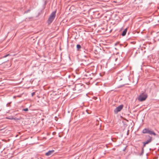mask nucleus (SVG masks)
<instances>
[{
	"mask_svg": "<svg viewBox=\"0 0 159 159\" xmlns=\"http://www.w3.org/2000/svg\"><path fill=\"white\" fill-rule=\"evenodd\" d=\"M80 85V84H79V85H78L76 86V87H75V88H76H76H77V86H78V85Z\"/></svg>",
	"mask_w": 159,
	"mask_h": 159,
	"instance_id": "16",
	"label": "nucleus"
},
{
	"mask_svg": "<svg viewBox=\"0 0 159 159\" xmlns=\"http://www.w3.org/2000/svg\"><path fill=\"white\" fill-rule=\"evenodd\" d=\"M149 130V129H145L143 130V133L144 134H146L148 133V131Z\"/></svg>",
	"mask_w": 159,
	"mask_h": 159,
	"instance_id": "8",
	"label": "nucleus"
},
{
	"mask_svg": "<svg viewBox=\"0 0 159 159\" xmlns=\"http://www.w3.org/2000/svg\"><path fill=\"white\" fill-rule=\"evenodd\" d=\"M56 16V12L54 11L52 13L48 19V24H51L54 20Z\"/></svg>",
	"mask_w": 159,
	"mask_h": 159,
	"instance_id": "1",
	"label": "nucleus"
},
{
	"mask_svg": "<svg viewBox=\"0 0 159 159\" xmlns=\"http://www.w3.org/2000/svg\"><path fill=\"white\" fill-rule=\"evenodd\" d=\"M147 98V94H146L143 93L139 96L138 98V100L140 102H142L145 100Z\"/></svg>",
	"mask_w": 159,
	"mask_h": 159,
	"instance_id": "2",
	"label": "nucleus"
},
{
	"mask_svg": "<svg viewBox=\"0 0 159 159\" xmlns=\"http://www.w3.org/2000/svg\"><path fill=\"white\" fill-rule=\"evenodd\" d=\"M148 134H152L154 135H156V134L154 132L153 130H152L151 129H149V130L148 131Z\"/></svg>",
	"mask_w": 159,
	"mask_h": 159,
	"instance_id": "6",
	"label": "nucleus"
},
{
	"mask_svg": "<svg viewBox=\"0 0 159 159\" xmlns=\"http://www.w3.org/2000/svg\"><path fill=\"white\" fill-rule=\"evenodd\" d=\"M35 94V93L34 92H33L32 93V96H33Z\"/></svg>",
	"mask_w": 159,
	"mask_h": 159,
	"instance_id": "13",
	"label": "nucleus"
},
{
	"mask_svg": "<svg viewBox=\"0 0 159 159\" xmlns=\"http://www.w3.org/2000/svg\"><path fill=\"white\" fill-rule=\"evenodd\" d=\"M10 55L9 54H7L6 55H5V56H4L3 57V58H5V57H7V56H10Z\"/></svg>",
	"mask_w": 159,
	"mask_h": 159,
	"instance_id": "10",
	"label": "nucleus"
},
{
	"mask_svg": "<svg viewBox=\"0 0 159 159\" xmlns=\"http://www.w3.org/2000/svg\"><path fill=\"white\" fill-rule=\"evenodd\" d=\"M123 105H121L117 107L114 111L115 113H117L118 112L120 111L123 108Z\"/></svg>",
	"mask_w": 159,
	"mask_h": 159,
	"instance_id": "3",
	"label": "nucleus"
},
{
	"mask_svg": "<svg viewBox=\"0 0 159 159\" xmlns=\"http://www.w3.org/2000/svg\"><path fill=\"white\" fill-rule=\"evenodd\" d=\"M30 11V10H28L27 11H26L25 12V13H27Z\"/></svg>",
	"mask_w": 159,
	"mask_h": 159,
	"instance_id": "12",
	"label": "nucleus"
},
{
	"mask_svg": "<svg viewBox=\"0 0 159 159\" xmlns=\"http://www.w3.org/2000/svg\"><path fill=\"white\" fill-rule=\"evenodd\" d=\"M54 152V150H52L49 151L48 152H46L45 155L47 156H49L52 155Z\"/></svg>",
	"mask_w": 159,
	"mask_h": 159,
	"instance_id": "5",
	"label": "nucleus"
},
{
	"mask_svg": "<svg viewBox=\"0 0 159 159\" xmlns=\"http://www.w3.org/2000/svg\"><path fill=\"white\" fill-rule=\"evenodd\" d=\"M16 98V96H14L13 97L14 98Z\"/></svg>",
	"mask_w": 159,
	"mask_h": 159,
	"instance_id": "17",
	"label": "nucleus"
},
{
	"mask_svg": "<svg viewBox=\"0 0 159 159\" xmlns=\"http://www.w3.org/2000/svg\"><path fill=\"white\" fill-rule=\"evenodd\" d=\"M76 48L77 50H79L80 48H81V46L79 44H77L76 46Z\"/></svg>",
	"mask_w": 159,
	"mask_h": 159,
	"instance_id": "9",
	"label": "nucleus"
},
{
	"mask_svg": "<svg viewBox=\"0 0 159 159\" xmlns=\"http://www.w3.org/2000/svg\"><path fill=\"white\" fill-rule=\"evenodd\" d=\"M10 103H11V102H10V103H7V105H6L7 107H8V106H9L8 105L9 104H10Z\"/></svg>",
	"mask_w": 159,
	"mask_h": 159,
	"instance_id": "15",
	"label": "nucleus"
},
{
	"mask_svg": "<svg viewBox=\"0 0 159 159\" xmlns=\"http://www.w3.org/2000/svg\"><path fill=\"white\" fill-rule=\"evenodd\" d=\"M143 148H142V153H143Z\"/></svg>",
	"mask_w": 159,
	"mask_h": 159,
	"instance_id": "14",
	"label": "nucleus"
},
{
	"mask_svg": "<svg viewBox=\"0 0 159 159\" xmlns=\"http://www.w3.org/2000/svg\"><path fill=\"white\" fill-rule=\"evenodd\" d=\"M148 137H149V139H148L146 141L143 142V147L145 146L146 144H148V143H150L152 141V137L149 136H148Z\"/></svg>",
	"mask_w": 159,
	"mask_h": 159,
	"instance_id": "4",
	"label": "nucleus"
},
{
	"mask_svg": "<svg viewBox=\"0 0 159 159\" xmlns=\"http://www.w3.org/2000/svg\"><path fill=\"white\" fill-rule=\"evenodd\" d=\"M23 110L25 111H28V108H25V109H23Z\"/></svg>",
	"mask_w": 159,
	"mask_h": 159,
	"instance_id": "11",
	"label": "nucleus"
},
{
	"mask_svg": "<svg viewBox=\"0 0 159 159\" xmlns=\"http://www.w3.org/2000/svg\"><path fill=\"white\" fill-rule=\"evenodd\" d=\"M127 31V28H126L125 29V30L122 32V34H121L122 35V36H125L126 33Z\"/></svg>",
	"mask_w": 159,
	"mask_h": 159,
	"instance_id": "7",
	"label": "nucleus"
}]
</instances>
